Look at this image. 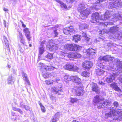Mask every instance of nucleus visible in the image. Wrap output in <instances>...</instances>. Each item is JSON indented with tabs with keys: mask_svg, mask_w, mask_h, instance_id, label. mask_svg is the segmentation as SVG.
Here are the masks:
<instances>
[{
	"mask_svg": "<svg viewBox=\"0 0 122 122\" xmlns=\"http://www.w3.org/2000/svg\"><path fill=\"white\" fill-rule=\"evenodd\" d=\"M92 66V63L91 61H85L82 64V66L86 69H89Z\"/></svg>",
	"mask_w": 122,
	"mask_h": 122,
	"instance_id": "nucleus-12",
	"label": "nucleus"
},
{
	"mask_svg": "<svg viewBox=\"0 0 122 122\" xmlns=\"http://www.w3.org/2000/svg\"><path fill=\"white\" fill-rule=\"evenodd\" d=\"M10 1H7V2L8 3H10V2H15L16 1V0H10Z\"/></svg>",
	"mask_w": 122,
	"mask_h": 122,
	"instance_id": "nucleus-54",
	"label": "nucleus"
},
{
	"mask_svg": "<svg viewBox=\"0 0 122 122\" xmlns=\"http://www.w3.org/2000/svg\"><path fill=\"white\" fill-rule=\"evenodd\" d=\"M57 119H56L55 118L53 117V118L51 120L52 122H57Z\"/></svg>",
	"mask_w": 122,
	"mask_h": 122,
	"instance_id": "nucleus-55",
	"label": "nucleus"
},
{
	"mask_svg": "<svg viewBox=\"0 0 122 122\" xmlns=\"http://www.w3.org/2000/svg\"><path fill=\"white\" fill-rule=\"evenodd\" d=\"M78 99L76 98H72L71 97L70 98V102L72 103H74L77 101Z\"/></svg>",
	"mask_w": 122,
	"mask_h": 122,
	"instance_id": "nucleus-42",
	"label": "nucleus"
},
{
	"mask_svg": "<svg viewBox=\"0 0 122 122\" xmlns=\"http://www.w3.org/2000/svg\"><path fill=\"white\" fill-rule=\"evenodd\" d=\"M88 25H87L84 24L81 26V28L82 29H85L87 28Z\"/></svg>",
	"mask_w": 122,
	"mask_h": 122,
	"instance_id": "nucleus-46",
	"label": "nucleus"
},
{
	"mask_svg": "<svg viewBox=\"0 0 122 122\" xmlns=\"http://www.w3.org/2000/svg\"><path fill=\"white\" fill-rule=\"evenodd\" d=\"M119 80L120 82L121 83H122V76H121Z\"/></svg>",
	"mask_w": 122,
	"mask_h": 122,
	"instance_id": "nucleus-62",
	"label": "nucleus"
},
{
	"mask_svg": "<svg viewBox=\"0 0 122 122\" xmlns=\"http://www.w3.org/2000/svg\"><path fill=\"white\" fill-rule=\"evenodd\" d=\"M109 101L107 100L105 101H102L100 102L97 105V107L98 109H101L104 107H107L108 106H110V103Z\"/></svg>",
	"mask_w": 122,
	"mask_h": 122,
	"instance_id": "nucleus-8",
	"label": "nucleus"
},
{
	"mask_svg": "<svg viewBox=\"0 0 122 122\" xmlns=\"http://www.w3.org/2000/svg\"><path fill=\"white\" fill-rule=\"evenodd\" d=\"M71 80L75 83L73 86L76 95L77 96H81L83 94V90L82 89V85L81 81V79L77 76H71Z\"/></svg>",
	"mask_w": 122,
	"mask_h": 122,
	"instance_id": "nucleus-2",
	"label": "nucleus"
},
{
	"mask_svg": "<svg viewBox=\"0 0 122 122\" xmlns=\"http://www.w3.org/2000/svg\"><path fill=\"white\" fill-rule=\"evenodd\" d=\"M38 103L40 105L41 107L43 106L42 104L40 101L38 102Z\"/></svg>",
	"mask_w": 122,
	"mask_h": 122,
	"instance_id": "nucleus-64",
	"label": "nucleus"
},
{
	"mask_svg": "<svg viewBox=\"0 0 122 122\" xmlns=\"http://www.w3.org/2000/svg\"><path fill=\"white\" fill-rule=\"evenodd\" d=\"M113 23L112 22H106L103 23L104 26H107V25H113Z\"/></svg>",
	"mask_w": 122,
	"mask_h": 122,
	"instance_id": "nucleus-40",
	"label": "nucleus"
},
{
	"mask_svg": "<svg viewBox=\"0 0 122 122\" xmlns=\"http://www.w3.org/2000/svg\"><path fill=\"white\" fill-rule=\"evenodd\" d=\"M81 36L77 34L74 35L72 36L73 41L76 43H77L79 41L81 40Z\"/></svg>",
	"mask_w": 122,
	"mask_h": 122,
	"instance_id": "nucleus-18",
	"label": "nucleus"
},
{
	"mask_svg": "<svg viewBox=\"0 0 122 122\" xmlns=\"http://www.w3.org/2000/svg\"><path fill=\"white\" fill-rule=\"evenodd\" d=\"M118 4H119L121 7H122V0H119V2L118 3Z\"/></svg>",
	"mask_w": 122,
	"mask_h": 122,
	"instance_id": "nucleus-56",
	"label": "nucleus"
},
{
	"mask_svg": "<svg viewBox=\"0 0 122 122\" xmlns=\"http://www.w3.org/2000/svg\"><path fill=\"white\" fill-rule=\"evenodd\" d=\"M65 69L73 71H77L79 70V68L73 63H68L64 66Z\"/></svg>",
	"mask_w": 122,
	"mask_h": 122,
	"instance_id": "nucleus-6",
	"label": "nucleus"
},
{
	"mask_svg": "<svg viewBox=\"0 0 122 122\" xmlns=\"http://www.w3.org/2000/svg\"><path fill=\"white\" fill-rule=\"evenodd\" d=\"M113 2H110L108 5V8L110 9H113L118 7V3L119 2V0L114 1Z\"/></svg>",
	"mask_w": 122,
	"mask_h": 122,
	"instance_id": "nucleus-13",
	"label": "nucleus"
},
{
	"mask_svg": "<svg viewBox=\"0 0 122 122\" xmlns=\"http://www.w3.org/2000/svg\"><path fill=\"white\" fill-rule=\"evenodd\" d=\"M111 86L116 91H120L121 90L117 85L115 83H112L111 84Z\"/></svg>",
	"mask_w": 122,
	"mask_h": 122,
	"instance_id": "nucleus-19",
	"label": "nucleus"
},
{
	"mask_svg": "<svg viewBox=\"0 0 122 122\" xmlns=\"http://www.w3.org/2000/svg\"><path fill=\"white\" fill-rule=\"evenodd\" d=\"M50 98L51 100L53 101H54L55 100V97L52 95L50 96Z\"/></svg>",
	"mask_w": 122,
	"mask_h": 122,
	"instance_id": "nucleus-48",
	"label": "nucleus"
},
{
	"mask_svg": "<svg viewBox=\"0 0 122 122\" xmlns=\"http://www.w3.org/2000/svg\"><path fill=\"white\" fill-rule=\"evenodd\" d=\"M119 29V27L116 26H113L110 28L109 30V31L111 32L114 33L115 32L118 31Z\"/></svg>",
	"mask_w": 122,
	"mask_h": 122,
	"instance_id": "nucleus-27",
	"label": "nucleus"
},
{
	"mask_svg": "<svg viewBox=\"0 0 122 122\" xmlns=\"http://www.w3.org/2000/svg\"><path fill=\"white\" fill-rule=\"evenodd\" d=\"M112 11L110 12L107 10L105 14L101 16L99 15L98 13L96 12L92 14L91 22L93 23H97L99 22V20L105 21L107 20H108L114 15Z\"/></svg>",
	"mask_w": 122,
	"mask_h": 122,
	"instance_id": "nucleus-1",
	"label": "nucleus"
},
{
	"mask_svg": "<svg viewBox=\"0 0 122 122\" xmlns=\"http://www.w3.org/2000/svg\"><path fill=\"white\" fill-rule=\"evenodd\" d=\"M41 110L42 112H46V109L45 107L44 106L41 107Z\"/></svg>",
	"mask_w": 122,
	"mask_h": 122,
	"instance_id": "nucleus-49",
	"label": "nucleus"
},
{
	"mask_svg": "<svg viewBox=\"0 0 122 122\" xmlns=\"http://www.w3.org/2000/svg\"><path fill=\"white\" fill-rule=\"evenodd\" d=\"M81 74L82 76L85 77L89 76V72L86 71H84L82 72Z\"/></svg>",
	"mask_w": 122,
	"mask_h": 122,
	"instance_id": "nucleus-37",
	"label": "nucleus"
},
{
	"mask_svg": "<svg viewBox=\"0 0 122 122\" xmlns=\"http://www.w3.org/2000/svg\"><path fill=\"white\" fill-rule=\"evenodd\" d=\"M92 90L96 92H98L99 91V87L97 84L92 82L90 84Z\"/></svg>",
	"mask_w": 122,
	"mask_h": 122,
	"instance_id": "nucleus-16",
	"label": "nucleus"
},
{
	"mask_svg": "<svg viewBox=\"0 0 122 122\" xmlns=\"http://www.w3.org/2000/svg\"><path fill=\"white\" fill-rule=\"evenodd\" d=\"M49 46L50 50L53 52L58 49V47L55 45L54 44H50Z\"/></svg>",
	"mask_w": 122,
	"mask_h": 122,
	"instance_id": "nucleus-25",
	"label": "nucleus"
},
{
	"mask_svg": "<svg viewBox=\"0 0 122 122\" xmlns=\"http://www.w3.org/2000/svg\"><path fill=\"white\" fill-rule=\"evenodd\" d=\"M104 71L102 69H100L99 68L96 70V72L98 76H101L103 74Z\"/></svg>",
	"mask_w": 122,
	"mask_h": 122,
	"instance_id": "nucleus-26",
	"label": "nucleus"
},
{
	"mask_svg": "<svg viewBox=\"0 0 122 122\" xmlns=\"http://www.w3.org/2000/svg\"><path fill=\"white\" fill-rule=\"evenodd\" d=\"M102 100V99L100 97V96L97 95L95 97L93 101L94 103H97L100 102Z\"/></svg>",
	"mask_w": 122,
	"mask_h": 122,
	"instance_id": "nucleus-22",
	"label": "nucleus"
},
{
	"mask_svg": "<svg viewBox=\"0 0 122 122\" xmlns=\"http://www.w3.org/2000/svg\"><path fill=\"white\" fill-rule=\"evenodd\" d=\"M60 54L62 56H64V55L65 54V51H62L60 52Z\"/></svg>",
	"mask_w": 122,
	"mask_h": 122,
	"instance_id": "nucleus-57",
	"label": "nucleus"
},
{
	"mask_svg": "<svg viewBox=\"0 0 122 122\" xmlns=\"http://www.w3.org/2000/svg\"><path fill=\"white\" fill-rule=\"evenodd\" d=\"M45 41H43L41 42V46H44V44L45 43Z\"/></svg>",
	"mask_w": 122,
	"mask_h": 122,
	"instance_id": "nucleus-58",
	"label": "nucleus"
},
{
	"mask_svg": "<svg viewBox=\"0 0 122 122\" xmlns=\"http://www.w3.org/2000/svg\"><path fill=\"white\" fill-rule=\"evenodd\" d=\"M112 18L113 20L114 21H119L121 23H122V17L120 15L115 16L114 17Z\"/></svg>",
	"mask_w": 122,
	"mask_h": 122,
	"instance_id": "nucleus-23",
	"label": "nucleus"
},
{
	"mask_svg": "<svg viewBox=\"0 0 122 122\" xmlns=\"http://www.w3.org/2000/svg\"><path fill=\"white\" fill-rule=\"evenodd\" d=\"M3 39L5 43L6 47L7 48V49L8 50V52H9L10 53V49L9 46V42L7 39L6 38L5 36L3 37Z\"/></svg>",
	"mask_w": 122,
	"mask_h": 122,
	"instance_id": "nucleus-21",
	"label": "nucleus"
},
{
	"mask_svg": "<svg viewBox=\"0 0 122 122\" xmlns=\"http://www.w3.org/2000/svg\"><path fill=\"white\" fill-rule=\"evenodd\" d=\"M115 61L118 68L122 69V61H120L119 59H116L115 60Z\"/></svg>",
	"mask_w": 122,
	"mask_h": 122,
	"instance_id": "nucleus-24",
	"label": "nucleus"
},
{
	"mask_svg": "<svg viewBox=\"0 0 122 122\" xmlns=\"http://www.w3.org/2000/svg\"><path fill=\"white\" fill-rule=\"evenodd\" d=\"M52 90L54 92V93L55 94L57 95H63L64 94L62 88L61 86L53 87L52 88Z\"/></svg>",
	"mask_w": 122,
	"mask_h": 122,
	"instance_id": "nucleus-7",
	"label": "nucleus"
},
{
	"mask_svg": "<svg viewBox=\"0 0 122 122\" xmlns=\"http://www.w3.org/2000/svg\"><path fill=\"white\" fill-rule=\"evenodd\" d=\"M74 29L73 26H71L66 27L63 29V32L66 35L71 34L73 32Z\"/></svg>",
	"mask_w": 122,
	"mask_h": 122,
	"instance_id": "nucleus-9",
	"label": "nucleus"
},
{
	"mask_svg": "<svg viewBox=\"0 0 122 122\" xmlns=\"http://www.w3.org/2000/svg\"><path fill=\"white\" fill-rule=\"evenodd\" d=\"M66 48L68 50L72 51H79L82 46L74 44H67L65 45Z\"/></svg>",
	"mask_w": 122,
	"mask_h": 122,
	"instance_id": "nucleus-4",
	"label": "nucleus"
},
{
	"mask_svg": "<svg viewBox=\"0 0 122 122\" xmlns=\"http://www.w3.org/2000/svg\"><path fill=\"white\" fill-rule=\"evenodd\" d=\"M24 108L26 110H27L29 109V107L26 105H25Z\"/></svg>",
	"mask_w": 122,
	"mask_h": 122,
	"instance_id": "nucleus-53",
	"label": "nucleus"
},
{
	"mask_svg": "<svg viewBox=\"0 0 122 122\" xmlns=\"http://www.w3.org/2000/svg\"><path fill=\"white\" fill-rule=\"evenodd\" d=\"M20 41V42L22 43V44H23L24 45H25L27 46V45H26L25 44V39H24L22 40H21Z\"/></svg>",
	"mask_w": 122,
	"mask_h": 122,
	"instance_id": "nucleus-47",
	"label": "nucleus"
},
{
	"mask_svg": "<svg viewBox=\"0 0 122 122\" xmlns=\"http://www.w3.org/2000/svg\"><path fill=\"white\" fill-rule=\"evenodd\" d=\"M60 117L59 113L58 112L56 113L55 115L53 117L55 118L56 119H58Z\"/></svg>",
	"mask_w": 122,
	"mask_h": 122,
	"instance_id": "nucleus-44",
	"label": "nucleus"
},
{
	"mask_svg": "<svg viewBox=\"0 0 122 122\" xmlns=\"http://www.w3.org/2000/svg\"><path fill=\"white\" fill-rule=\"evenodd\" d=\"M45 57L47 59H49L50 60H49L48 61L50 62L51 60L52 59L53 57V54L51 53H48L46 55Z\"/></svg>",
	"mask_w": 122,
	"mask_h": 122,
	"instance_id": "nucleus-36",
	"label": "nucleus"
},
{
	"mask_svg": "<svg viewBox=\"0 0 122 122\" xmlns=\"http://www.w3.org/2000/svg\"><path fill=\"white\" fill-rule=\"evenodd\" d=\"M19 34L18 36L19 37H22V36H23L22 33L20 31H19Z\"/></svg>",
	"mask_w": 122,
	"mask_h": 122,
	"instance_id": "nucleus-60",
	"label": "nucleus"
},
{
	"mask_svg": "<svg viewBox=\"0 0 122 122\" xmlns=\"http://www.w3.org/2000/svg\"><path fill=\"white\" fill-rule=\"evenodd\" d=\"M45 69L46 71H51L53 70L55 68L51 64L49 65H46L45 66Z\"/></svg>",
	"mask_w": 122,
	"mask_h": 122,
	"instance_id": "nucleus-31",
	"label": "nucleus"
},
{
	"mask_svg": "<svg viewBox=\"0 0 122 122\" xmlns=\"http://www.w3.org/2000/svg\"><path fill=\"white\" fill-rule=\"evenodd\" d=\"M86 8V7L85 5L83 3H81L78 5L77 9L78 11L80 13Z\"/></svg>",
	"mask_w": 122,
	"mask_h": 122,
	"instance_id": "nucleus-20",
	"label": "nucleus"
},
{
	"mask_svg": "<svg viewBox=\"0 0 122 122\" xmlns=\"http://www.w3.org/2000/svg\"><path fill=\"white\" fill-rule=\"evenodd\" d=\"M7 83L9 85L12 84L14 83L15 81V77L12 76V74H11L7 78Z\"/></svg>",
	"mask_w": 122,
	"mask_h": 122,
	"instance_id": "nucleus-15",
	"label": "nucleus"
},
{
	"mask_svg": "<svg viewBox=\"0 0 122 122\" xmlns=\"http://www.w3.org/2000/svg\"><path fill=\"white\" fill-rule=\"evenodd\" d=\"M115 37L118 39H120L122 38V33L121 32L118 31L115 35Z\"/></svg>",
	"mask_w": 122,
	"mask_h": 122,
	"instance_id": "nucleus-33",
	"label": "nucleus"
},
{
	"mask_svg": "<svg viewBox=\"0 0 122 122\" xmlns=\"http://www.w3.org/2000/svg\"><path fill=\"white\" fill-rule=\"evenodd\" d=\"M120 111L116 110L112 107H109L107 111V113L105 114V117L107 118L113 116H117L116 117V120L118 121H122V112H120Z\"/></svg>",
	"mask_w": 122,
	"mask_h": 122,
	"instance_id": "nucleus-3",
	"label": "nucleus"
},
{
	"mask_svg": "<svg viewBox=\"0 0 122 122\" xmlns=\"http://www.w3.org/2000/svg\"><path fill=\"white\" fill-rule=\"evenodd\" d=\"M115 75H111L106 79L107 82L109 83L113 82L115 81Z\"/></svg>",
	"mask_w": 122,
	"mask_h": 122,
	"instance_id": "nucleus-17",
	"label": "nucleus"
},
{
	"mask_svg": "<svg viewBox=\"0 0 122 122\" xmlns=\"http://www.w3.org/2000/svg\"><path fill=\"white\" fill-rule=\"evenodd\" d=\"M22 76L24 78V79L25 80V81L28 84H29L30 82L28 78L27 75L25 73H24L23 71H22Z\"/></svg>",
	"mask_w": 122,
	"mask_h": 122,
	"instance_id": "nucleus-28",
	"label": "nucleus"
},
{
	"mask_svg": "<svg viewBox=\"0 0 122 122\" xmlns=\"http://www.w3.org/2000/svg\"><path fill=\"white\" fill-rule=\"evenodd\" d=\"M64 81L67 82H68L69 81L71 80V76L68 75H65L64 77Z\"/></svg>",
	"mask_w": 122,
	"mask_h": 122,
	"instance_id": "nucleus-34",
	"label": "nucleus"
},
{
	"mask_svg": "<svg viewBox=\"0 0 122 122\" xmlns=\"http://www.w3.org/2000/svg\"><path fill=\"white\" fill-rule=\"evenodd\" d=\"M98 65H97V67L98 69V68L100 69H103L104 67V65H103L102 63H100L98 64Z\"/></svg>",
	"mask_w": 122,
	"mask_h": 122,
	"instance_id": "nucleus-43",
	"label": "nucleus"
},
{
	"mask_svg": "<svg viewBox=\"0 0 122 122\" xmlns=\"http://www.w3.org/2000/svg\"><path fill=\"white\" fill-rule=\"evenodd\" d=\"M73 56L75 58H79L81 57V55L78 53H76L74 54Z\"/></svg>",
	"mask_w": 122,
	"mask_h": 122,
	"instance_id": "nucleus-39",
	"label": "nucleus"
},
{
	"mask_svg": "<svg viewBox=\"0 0 122 122\" xmlns=\"http://www.w3.org/2000/svg\"><path fill=\"white\" fill-rule=\"evenodd\" d=\"M113 105H114V107H116V108L115 109L113 107V108L114 109H115V110H118V111H120V110L117 107H118L119 106V103L118 102H117L116 101H115L113 103ZM113 108V107H112Z\"/></svg>",
	"mask_w": 122,
	"mask_h": 122,
	"instance_id": "nucleus-38",
	"label": "nucleus"
},
{
	"mask_svg": "<svg viewBox=\"0 0 122 122\" xmlns=\"http://www.w3.org/2000/svg\"><path fill=\"white\" fill-rule=\"evenodd\" d=\"M58 33V32H57V30H53V35H54V37H56L57 36Z\"/></svg>",
	"mask_w": 122,
	"mask_h": 122,
	"instance_id": "nucleus-45",
	"label": "nucleus"
},
{
	"mask_svg": "<svg viewBox=\"0 0 122 122\" xmlns=\"http://www.w3.org/2000/svg\"><path fill=\"white\" fill-rule=\"evenodd\" d=\"M20 107L22 108H24L25 105L23 104L22 102H20Z\"/></svg>",
	"mask_w": 122,
	"mask_h": 122,
	"instance_id": "nucleus-51",
	"label": "nucleus"
},
{
	"mask_svg": "<svg viewBox=\"0 0 122 122\" xmlns=\"http://www.w3.org/2000/svg\"><path fill=\"white\" fill-rule=\"evenodd\" d=\"M51 73L48 74L47 73L43 72L42 74V76L45 78H47L51 76Z\"/></svg>",
	"mask_w": 122,
	"mask_h": 122,
	"instance_id": "nucleus-35",
	"label": "nucleus"
},
{
	"mask_svg": "<svg viewBox=\"0 0 122 122\" xmlns=\"http://www.w3.org/2000/svg\"><path fill=\"white\" fill-rule=\"evenodd\" d=\"M99 60L101 61H113V58L112 57L108 55L104 56H101L98 58Z\"/></svg>",
	"mask_w": 122,
	"mask_h": 122,
	"instance_id": "nucleus-11",
	"label": "nucleus"
},
{
	"mask_svg": "<svg viewBox=\"0 0 122 122\" xmlns=\"http://www.w3.org/2000/svg\"><path fill=\"white\" fill-rule=\"evenodd\" d=\"M98 84L99 85L102 86L104 85L105 84L102 81H99L98 82Z\"/></svg>",
	"mask_w": 122,
	"mask_h": 122,
	"instance_id": "nucleus-52",
	"label": "nucleus"
},
{
	"mask_svg": "<svg viewBox=\"0 0 122 122\" xmlns=\"http://www.w3.org/2000/svg\"><path fill=\"white\" fill-rule=\"evenodd\" d=\"M94 8H93L92 6L90 8V9L88 8H86L85 10H83L80 13V14L79 15V18L80 19L84 20L86 18L87 16L90 13L92 9H94Z\"/></svg>",
	"mask_w": 122,
	"mask_h": 122,
	"instance_id": "nucleus-5",
	"label": "nucleus"
},
{
	"mask_svg": "<svg viewBox=\"0 0 122 122\" xmlns=\"http://www.w3.org/2000/svg\"><path fill=\"white\" fill-rule=\"evenodd\" d=\"M6 67H7L9 69H10L11 68V66L10 65V64H9V63H8Z\"/></svg>",
	"mask_w": 122,
	"mask_h": 122,
	"instance_id": "nucleus-59",
	"label": "nucleus"
},
{
	"mask_svg": "<svg viewBox=\"0 0 122 122\" xmlns=\"http://www.w3.org/2000/svg\"><path fill=\"white\" fill-rule=\"evenodd\" d=\"M23 31L25 33V35L27 38L28 41H29L28 43L29 44V46L30 47H32V45L31 44H30V43L29 42L30 40L31 36L30 34V32L28 28H25L23 29Z\"/></svg>",
	"mask_w": 122,
	"mask_h": 122,
	"instance_id": "nucleus-10",
	"label": "nucleus"
},
{
	"mask_svg": "<svg viewBox=\"0 0 122 122\" xmlns=\"http://www.w3.org/2000/svg\"><path fill=\"white\" fill-rule=\"evenodd\" d=\"M44 47V46H41L40 47H39V56H41L45 51Z\"/></svg>",
	"mask_w": 122,
	"mask_h": 122,
	"instance_id": "nucleus-29",
	"label": "nucleus"
},
{
	"mask_svg": "<svg viewBox=\"0 0 122 122\" xmlns=\"http://www.w3.org/2000/svg\"><path fill=\"white\" fill-rule=\"evenodd\" d=\"M11 115L13 116H15V113L13 112V111H11Z\"/></svg>",
	"mask_w": 122,
	"mask_h": 122,
	"instance_id": "nucleus-61",
	"label": "nucleus"
},
{
	"mask_svg": "<svg viewBox=\"0 0 122 122\" xmlns=\"http://www.w3.org/2000/svg\"><path fill=\"white\" fill-rule=\"evenodd\" d=\"M12 109L15 111L19 112L20 114L22 115L23 114V112L21 109L15 107L13 106L12 107Z\"/></svg>",
	"mask_w": 122,
	"mask_h": 122,
	"instance_id": "nucleus-30",
	"label": "nucleus"
},
{
	"mask_svg": "<svg viewBox=\"0 0 122 122\" xmlns=\"http://www.w3.org/2000/svg\"><path fill=\"white\" fill-rule=\"evenodd\" d=\"M99 34H101L102 35L105 33V31L104 30H100V31H99Z\"/></svg>",
	"mask_w": 122,
	"mask_h": 122,
	"instance_id": "nucleus-50",
	"label": "nucleus"
},
{
	"mask_svg": "<svg viewBox=\"0 0 122 122\" xmlns=\"http://www.w3.org/2000/svg\"><path fill=\"white\" fill-rule=\"evenodd\" d=\"M97 52V51L92 48L89 49L86 51V55L87 56H94Z\"/></svg>",
	"mask_w": 122,
	"mask_h": 122,
	"instance_id": "nucleus-14",
	"label": "nucleus"
},
{
	"mask_svg": "<svg viewBox=\"0 0 122 122\" xmlns=\"http://www.w3.org/2000/svg\"><path fill=\"white\" fill-rule=\"evenodd\" d=\"M57 2L60 4V5L61 7L64 8L65 9H67V7L66 5L62 1L60 0H58Z\"/></svg>",
	"mask_w": 122,
	"mask_h": 122,
	"instance_id": "nucleus-32",
	"label": "nucleus"
},
{
	"mask_svg": "<svg viewBox=\"0 0 122 122\" xmlns=\"http://www.w3.org/2000/svg\"><path fill=\"white\" fill-rule=\"evenodd\" d=\"M66 1L68 4L70 5L69 7H71L72 4V3L74 2L75 0H66Z\"/></svg>",
	"mask_w": 122,
	"mask_h": 122,
	"instance_id": "nucleus-41",
	"label": "nucleus"
},
{
	"mask_svg": "<svg viewBox=\"0 0 122 122\" xmlns=\"http://www.w3.org/2000/svg\"><path fill=\"white\" fill-rule=\"evenodd\" d=\"M85 39L87 41H88L89 40V37L87 36L85 37Z\"/></svg>",
	"mask_w": 122,
	"mask_h": 122,
	"instance_id": "nucleus-63",
	"label": "nucleus"
}]
</instances>
